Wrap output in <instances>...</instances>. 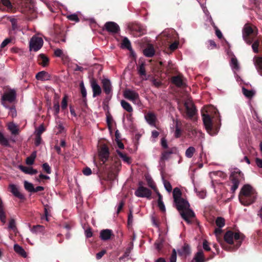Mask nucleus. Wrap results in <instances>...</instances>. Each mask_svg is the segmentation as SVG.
<instances>
[{
    "mask_svg": "<svg viewBox=\"0 0 262 262\" xmlns=\"http://www.w3.org/2000/svg\"><path fill=\"white\" fill-rule=\"evenodd\" d=\"M172 195L174 205L182 217L187 223L190 224L191 220L194 217L195 214L193 211L190 209V205L188 201L182 198V192L178 187L173 189Z\"/></svg>",
    "mask_w": 262,
    "mask_h": 262,
    "instance_id": "obj_1",
    "label": "nucleus"
},
{
    "mask_svg": "<svg viewBox=\"0 0 262 262\" xmlns=\"http://www.w3.org/2000/svg\"><path fill=\"white\" fill-rule=\"evenodd\" d=\"M257 193L250 185H245L242 188L238 198L241 204L248 206L253 203L256 200Z\"/></svg>",
    "mask_w": 262,
    "mask_h": 262,
    "instance_id": "obj_2",
    "label": "nucleus"
},
{
    "mask_svg": "<svg viewBox=\"0 0 262 262\" xmlns=\"http://www.w3.org/2000/svg\"><path fill=\"white\" fill-rule=\"evenodd\" d=\"M225 241L229 244L236 243V248H238L243 240V235L239 233H234L229 231L224 235Z\"/></svg>",
    "mask_w": 262,
    "mask_h": 262,
    "instance_id": "obj_3",
    "label": "nucleus"
},
{
    "mask_svg": "<svg viewBox=\"0 0 262 262\" xmlns=\"http://www.w3.org/2000/svg\"><path fill=\"white\" fill-rule=\"evenodd\" d=\"M230 179L232 183L231 190L234 192L237 189L239 182L244 180V174L239 170L235 169L232 172Z\"/></svg>",
    "mask_w": 262,
    "mask_h": 262,
    "instance_id": "obj_4",
    "label": "nucleus"
},
{
    "mask_svg": "<svg viewBox=\"0 0 262 262\" xmlns=\"http://www.w3.org/2000/svg\"><path fill=\"white\" fill-rule=\"evenodd\" d=\"M43 43V39L38 35L33 36L29 42V47L30 51L36 52L42 47Z\"/></svg>",
    "mask_w": 262,
    "mask_h": 262,
    "instance_id": "obj_5",
    "label": "nucleus"
},
{
    "mask_svg": "<svg viewBox=\"0 0 262 262\" xmlns=\"http://www.w3.org/2000/svg\"><path fill=\"white\" fill-rule=\"evenodd\" d=\"M125 98L131 101L134 104H138L140 103L139 95L137 92L129 89L126 90L123 92Z\"/></svg>",
    "mask_w": 262,
    "mask_h": 262,
    "instance_id": "obj_6",
    "label": "nucleus"
},
{
    "mask_svg": "<svg viewBox=\"0 0 262 262\" xmlns=\"http://www.w3.org/2000/svg\"><path fill=\"white\" fill-rule=\"evenodd\" d=\"M203 120L204 126L207 132L211 135H213L212 133V120L208 114H203L202 115Z\"/></svg>",
    "mask_w": 262,
    "mask_h": 262,
    "instance_id": "obj_7",
    "label": "nucleus"
},
{
    "mask_svg": "<svg viewBox=\"0 0 262 262\" xmlns=\"http://www.w3.org/2000/svg\"><path fill=\"white\" fill-rule=\"evenodd\" d=\"M186 113L190 118L194 116L196 113L195 108L190 99H188L185 102Z\"/></svg>",
    "mask_w": 262,
    "mask_h": 262,
    "instance_id": "obj_8",
    "label": "nucleus"
},
{
    "mask_svg": "<svg viewBox=\"0 0 262 262\" xmlns=\"http://www.w3.org/2000/svg\"><path fill=\"white\" fill-rule=\"evenodd\" d=\"M135 194L138 197L150 198L151 193L149 189L140 186L135 191Z\"/></svg>",
    "mask_w": 262,
    "mask_h": 262,
    "instance_id": "obj_9",
    "label": "nucleus"
},
{
    "mask_svg": "<svg viewBox=\"0 0 262 262\" xmlns=\"http://www.w3.org/2000/svg\"><path fill=\"white\" fill-rule=\"evenodd\" d=\"M15 92L13 90H11L8 92L5 93L2 96L3 105L5 107L8 108V106L6 105L5 101H7L10 102H12L15 100Z\"/></svg>",
    "mask_w": 262,
    "mask_h": 262,
    "instance_id": "obj_10",
    "label": "nucleus"
},
{
    "mask_svg": "<svg viewBox=\"0 0 262 262\" xmlns=\"http://www.w3.org/2000/svg\"><path fill=\"white\" fill-rule=\"evenodd\" d=\"M110 155L108 147L105 145H102L99 151V157L101 161L104 163L108 159Z\"/></svg>",
    "mask_w": 262,
    "mask_h": 262,
    "instance_id": "obj_11",
    "label": "nucleus"
},
{
    "mask_svg": "<svg viewBox=\"0 0 262 262\" xmlns=\"http://www.w3.org/2000/svg\"><path fill=\"white\" fill-rule=\"evenodd\" d=\"M253 30L251 27L249 25H245L243 32V36L244 40L248 43L251 44L252 40H251L249 36L253 33Z\"/></svg>",
    "mask_w": 262,
    "mask_h": 262,
    "instance_id": "obj_12",
    "label": "nucleus"
},
{
    "mask_svg": "<svg viewBox=\"0 0 262 262\" xmlns=\"http://www.w3.org/2000/svg\"><path fill=\"white\" fill-rule=\"evenodd\" d=\"M91 86L93 91V96L95 97L101 94L102 90L100 85L98 84L95 79H92L91 80Z\"/></svg>",
    "mask_w": 262,
    "mask_h": 262,
    "instance_id": "obj_13",
    "label": "nucleus"
},
{
    "mask_svg": "<svg viewBox=\"0 0 262 262\" xmlns=\"http://www.w3.org/2000/svg\"><path fill=\"white\" fill-rule=\"evenodd\" d=\"M105 28L106 30L111 33H116L119 30V26L115 23L110 21L107 22L105 24Z\"/></svg>",
    "mask_w": 262,
    "mask_h": 262,
    "instance_id": "obj_14",
    "label": "nucleus"
},
{
    "mask_svg": "<svg viewBox=\"0 0 262 262\" xmlns=\"http://www.w3.org/2000/svg\"><path fill=\"white\" fill-rule=\"evenodd\" d=\"M113 235V231L110 229H103L100 232V237L102 241L109 240Z\"/></svg>",
    "mask_w": 262,
    "mask_h": 262,
    "instance_id": "obj_15",
    "label": "nucleus"
},
{
    "mask_svg": "<svg viewBox=\"0 0 262 262\" xmlns=\"http://www.w3.org/2000/svg\"><path fill=\"white\" fill-rule=\"evenodd\" d=\"M104 91L107 95L112 93V84L110 80L108 79H104L102 81Z\"/></svg>",
    "mask_w": 262,
    "mask_h": 262,
    "instance_id": "obj_16",
    "label": "nucleus"
},
{
    "mask_svg": "<svg viewBox=\"0 0 262 262\" xmlns=\"http://www.w3.org/2000/svg\"><path fill=\"white\" fill-rule=\"evenodd\" d=\"M10 191L13 194L19 199L24 198V195L19 191L17 186L13 184H10L9 186Z\"/></svg>",
    "mask_w": 262,
    "mask_h": 262,
    "instance_id": "obj_17",
    "label": "nucleus"
},
{
    "mask_svg": "<svg viewBox=\"0 0 262 262\" xmlns=\"http://www.w3.org/2000/svg\"><path fill=\"white\" fill-rule=\"evenodd\" d=\"M176 149H177L176 147H173L169 150L163 151L161 154L160 160L162 161H164L169 159L171 155L173 152L174 150H176Z\"/></svg>",
    "mask_w": 262,
    "mask_h": 262,
    "instance_id": "obj_18",
    "label": "nucleus"
},
{
    "mask_svg": "<svg viewBox=\"0 0 262 262\" xmlns=\"http://www.w3.org/2000/svg\"><path fill=\"white\" fill-rule=\"evenodd\" d=\"M14 250L16 253L24 258L27 257V254L24 248L18 244L14 245Z\"/></svg>",
    "mask_w": 262,
    "mask_h": 262,
    "instance_id": "obj_19",
    "label": "nucleus"
},
{
    "mask_svg": "<svg viewBox=\"0 0 262 262\" xmlns=\"http://www.w3.org/2000/svg\"><path fill=\"white\" fill-rule=\"evenodd\" d=\"M253 60L256 69L260 75H262V57H255Z\"/></svg>",
    "mask_w": 262,
    "mask_h": 262,
    "instance_id": "obj_20",
    "label": "nucleus"
},
{
    "mask_svg": "<svg viewBox=\"0 0 262 262\" xmlns=\"http://www.w3.org/2000/svg\"><path fill=\"white\" fill-rule=\"evenodd\" d=\"M172 81L173 83L178 87L183 86L185 85L182 77L180 75L173 77Z\"/></svg>",
    "mask_w": 262,
    "mask_h": 262,
    "instance_id": "obj_21",
    "label": "nucleus"
},
{
    "mask_svg": "<svg viewBox=\"0 0 262 262\" xmlns=\"http://www.w3.org/2000/svg\"><path fill=\"white\" fill-rule=\"evenodd\" d=\"M8 128L12 135H17L19 133L18 126L13 122L8 124Z\"/></svg>",
    "mask_w": 262,
    "mask_h": 262,
    "instance_id": "obj_22",
    "label": "nucleus"
},
{
    "mask_svg": "<svg viewBox=\"0 0 262 262\" xmlns=\"http://www.w3.org/2000/svg\"><path fill=\"white\" fill-rule=\"evenodd\" d=\"M145 118L149 124L151 125H155L156 117L154 114L148 113L145 115Z\"/></svg>",
    "mask_w": 262,
    "mask_h": 262,
    "instance_id": "obj_23",
    "label": "nucleus"
},
{
    "mask_svg": "<svg viewBox=\"0 0 262 262\" xmlns=\"http://www.w3.org/2000/svg\"><path fill=\"white\" fill-rule=\"evenodd\" d=\"M19 168L24 172L29 174H34L37 173V170L33 169L32 167H28L21 165L19 166Z\"/></svg>",
    "mask_w": 262,
    "mask_h": 262,
    "instance_id": "obj_24",
    "label": "nucleus"
},
{
    "mask_svg": "<svg viewBox=\"0 0 262 262\" xmlns=\"http://www.w3.org/2000/svg\"><path fill=\"white\" fill-rule=\"evenodd\" d=\"M193 260L195 262H204L205 261L204 253L202 250H199L195 254Z\"/></svg>",
    "mask_w": 262,
    "mask_h": 262,
    "instance_id": "obj_25",
    "label": "nucleus"
},
{
    "mask_svg": "<svg viewBox=\"0 0 262 262\" xmlns=\"http://www.w3.org/2000/svg\"><path fill=\"white\" fill-rule=\"evenodd\" d=\"M49 78L48 73L45 71L39 72L36 75V78L38 80H47Z\"/></svg>",
    "mask_w": 262,
    "mask_h": 262,
    "instance_id": "obj_26",
    "label": "nucleus"
},
{
    "mask_svg": "<svg viewBox=\"0 0 262 262\" xmlns=\"http://www.w3.org/2000/svg\"><path fill=\"white\" fill-rule=\"evenodd\" d=\"M0 144L4 146H9V140L2 130H0Z\"/></svg>",
    "mask_w": 262,
    "mask_h": 262,
    "instance_id": "obj_27",
    "label": "nucleus"
},
{
    "mask_svg": "<svg viewBox=\"0 0 262 262\" xmlns=\"http://www.w3.org/2000/svg\"><path fill=\"white\" fill-rule=\"evenodd\" d=\"M190 252V247L188 245H184L181 249L178 250V253L181 256H186Z\"/></svg>",
    "mask_w": 262,
    "mask_h": 262,
    "instance_id": "obj_28",
    "label": "nucleus"
},
{
    "mask_svg": "<svg viewBox=\"0 0 262 262\" xmlns=\"http://www.w3.org/2000/svg\"><path fill=\"white\" fill-rule=\"evenodd\" d=\"M121 106L124 110L129 113H132L133 111V109L131 105L125 100H121L120 102Z\"/></svg>",
    "mask_w": 262,
    "mask_h": 262,
    "instance_id": "obj_29",
    "label": "nucleus"
},
{
    "mask_svg": "<svg viewBox=\"0 0 262 262\" xmlns=\"http://www.w3.org/2000/svg\"><path fill=\"white\" fill-rule=\"evenodd\" d=\"M38 60L39 63L43 67L47 66L49 62V59L45 55L41 54L39 56Z\"/></svg>",
    "mask_w": 262,
    "mask_h": 262,
    "instance_id": "obj_30",
    "label": "nucleus"
},
{
    "mask_svg": "<svg viewBox=\"0 0 262 262\" xmlns=\"http://www.w3.org/2000/svg\"><path fill=\"white\" fill-rule=\"evenodd\" d=\"M64 130V127L62 123L60 121L57 122L56 125L55 126V127L54 128L55 132L57 134H60V133H62V132H63Z\"/></svg>",
    "mask_w": 262,
    "mask_h": 262,
    "instance_id": "obj_31",
    "label": "nucleus"
},
{
    "mask_svg": "<svg viewBox=\"0 0 262 262\" xmlns=\"http://www.w3.org/2000/svg\"><path fill=\"white\" fill-rule=\"evenodd\" d=\"M36 157V151L32 153L30 156L28 157L26 160V163L27 165H31L33 164L34 160Z\"/></svg>",
    "mask_w": 262,
    "mask_h": 262,
    "instance_id": "obj_32",
    "label": "nucleus"
},
{
    "mask_svg": "<svg viewBox=\"0 0 262 262\" xmlns=\"http://www.w3.org/2000/svg\"><path fill=\"white\" fill-rule=\"evenodd\" d=\"M117 152L123 161L127 163V164L131 163L130 158L129 157H128V156H127L126 155L123 154L122 152H121L119 150H117Z\"/></svg>",
    "mask_w": 262,
    "mask_h": 262,
    "instance_id": "obj_33",
    "label": "nucleus"
},
{
    "mask_svg": "<svg viewBox=\"0 0 262 262\" xmlns=\"http://www.w3.org/2000/svg\"><path fill=\"white\" fill-rule=\"evenodd\" d=\"M121 48H126L129 50L132 49L130 42L127 37H124L123 38L121 43Z\"/></svg>",
    "mask_w": 262,
    "mask_h": 262,
    "instance_id": "obj_34",
    "label": "nucleus"
},
{
    "mask_svg": "<svg viewBox=\"0 0 262 262\" xmlns=\"http://www.w3.org/2000/svg\"><path fill=\"white\" fill-rule=\"evenodd\" d=\"M143 53L145 56L150 57L154 55L155 51L152 47H150L145 49L143 51Z\"/></svg>",
    "mask_w": 262,
    "mask_h": 262,
    "instance_id": "obj_35",
    "label": "nucleus"
},
{
    "mask_svg": "<svg viewBox=\"0 0 262 262\" xmlns=\"http://www.w3.org/2000/svg\"><path fill=\"white\" fill-rule=\"evenodd\" d=\"M45 230V227L41 225H36L34 226L33 228L31 229V231L32 233H36L38 232H43Z\"/></svg>",
    "mask_w": 262,
    "mask_h": 262,
    "instance_id": "obj_36",
    "label": "nucleus"
},
{
    "mask_svg": "<svg viewBox=\"0 0 262 262\" xmlns=\"http://www.w3.org/2000/svg\"><path fill=\"white\" fill-rule=\"evenodd\" d=\"M195 151V149L193 147L190 146L186 149L185 151V156L188 158H191L192 157Z\"/></svg>",
    "mask_w": 262,
    "mask_h": 262,
    "instance_id": "obj_37",
    "label": "nucleus"
},
{
    "mask_svg": "<svg viewBox=\"0 0 262 262\" xmlns=\"http://www.w3.org/2000/svg\"><path fill=\"white\" fill-rule=\"evenodd\" d=\"M242 92H243V93L244 94V95L246 97H248V98L252 97L255 94V92L254 91L248 90L244 88H243L242 89Z\"/></svg>",
    "mask_w": 262,
    "mask_h": 262,
    "instance_id": "obj_38",
    "label": "nucleus"
},
{
    "mask_svg": "<svg viewBox=\"0 0 262 262\" xmlns=\"http://www.w3.org/2000/svg\"><path fill=\"white\" fill-rule=\"evenodd\" d=\"M24 187L26 190L29 192H33L34 191V186L31 183L27 181H24Z\"/></svg>",
    "mask_w": 262,
    "mask_h": 262,
    "instance_id": "obj_39",
    "label": "nucleus"
},
{
    "mask_svg": "<svg viewBox=\"0 0 262 262\" xmlns=\"http://www.w3.org/2000/svg\"><path fill=\"white\" fill-rule=\"evenodd\" d=\"M231 67H232V69H234L236 70L239 69L238 63L236 58L234 57L231 58Z\"/></svg>",
    "mask_w": 262,
    "mask_h": 262,
    "instance_id": "obj_40",
    "label": "nucleus"
},
{
    "mask_svg": "<svg viewBox=\"0 0 262 262\" xmlns=\"http://www.w3.org/2000/svg\"><path fill=\"white\" fill-rule=\"evenodd\" d=\"M2 4L5 6L8 10H11L12 5L10 0H1Z\"/></svg>",
    "mask_w": 262,
    "mask_h": 262,
    "instance_id": "obj_41",
    "label": "nucleus"
},
{
    "mask_svg": "<svg viewBox=\"0 0 262 262\" xmlns=\"http://www.w3.org/2000/svg\"><path fill=\"white\" fill-rule=\"evenodd\" d=\"M216 224L219 228H222L225 225V220L221 217H218L216 220Z\"/></svg>",
    "mask_w": 262,
    "mask_h": 262,
    "instance_id": "obj_42",
    "label": "nucleus"
},
{
    "mask_svg": "<svg viewBox=\"0 0 262 262\" xmlns=\"http://www.w3.org/2000/svg\"><path fill=\"white\" fill-rule=\"evenodd\" d=\"M164 186L166 190L168 192H170L172 190V186L170 183L166 180H164L163 182Z\"/></svg>",
    "mask_w": 262,
    "mask_h": 262,
    "instance_id": "obj_43",
    "label": "nucleus"
},
{
    "mask_svg": "<svg viewBox=\"0 0 262 262\" xmlns=\"http://www.w3.org/2000/svg\"><path fill=\"white\" fill-rule=\"evenodd\" d=\"M42 168H43V170L46 172H47L48 174L51 173V167L48 163H45L43 164Z\"/></svg>",
    "mask_w": 262,
    "mask_h": 262,
    "instance_id": "obj_44",
    "label": "nucleus"
},
{
    "mask_svg": "<svg viewBox=\"0 0 262 262\" xmlns=\"http://www.w3.org/2000/svg\"><path fill=\"white\" fill-rule=\"evenodd\" d=\"M258 46H259V41L258 40L255 41L252 45V48L253 50V51L255 53H258Z\"/></svg>",
    "mask_w": 262,
    "mask_h": 262,
    "instance_id": "obj_45",
    "label": "nucleus"
},
{
    "mask_svg": "<svg viewBox=\"0 0 262 262\" xmlns=\"http://www.w3.org/2000/svg\"><path fill=\"white\" fill-rule=\"evenodd\" d=\"M197 195L200 199H204L206 196V192L205 190H201L196 191Z\"/></svg>",
    "mask_w": 262,
    "mask_h": 262,
    "instance_id": "obj_46",
    "label": "nucleus"
},
{
    "mask_svg": "<svg viewBox=\"0 0 262 262\" xmlns=\"http://www.w3.org/2000/svg\"><path fill=\"white\" fill-rule=\"evenodd\" d=\"M138 72L140 74V75H146L144 63H142L140 66L139 70H138Z\"/></svg>",
    "mask_w": 262,
    "mask_h": 262,
    "instance_id": "obj_47",
    "label": "nucleus"
},
{
    "mask_svg": "<svg viewBox=\"0 0 262 262\" xmlns=\"http://www.w3.org/2000/svg\"><path fill=\"white\" fill-rule=\"evenodd\" d=\"M177 260V252L175 249L172 250V253L171 254L170 262H176Z\"/></svg>",
    "mask_w": 262,
    "mask_h": 262,
    "instance_id": "obj_48",
    "label": "nucleus"
},
{
    "mask_svg": "<svg viewBox=\"0 0 262 262\" xmlns=\"http://www.w3.org/2000/svg\"><path fill=\"white\" fill-rule=\"evenodd\" d=\"M203 247L205 250L207 251H209L211 250L208 242L205 239L203 241Z\"/></svg>",
    "mask_w": 262,
    "mask_h": 262,
    "instance_id": "obj_49",
    "label": "nucleus"
},
{
    "mask_svg": "<svg viewBox=\"0 0 262 262\" xmlns=\"http://www.w3.org/2000/svg\"><path fill=\"white\" fill-rule=\"evenodd\" d=\"M67 106H68L67 97V96H64L62 100L61 108L63 110L66 109L67 107Z\"/></svg>",
    "mask_w": 262,
    "mask_h": 262,
    "instance_id": "obj_50",
    "label": "nucleus"
},
{
    "mask_svg": "<svg viewBox=\"0 0 262 262\" xmlns=\"http://www.w3.org/2000/svg\"><path fill=\"white\" fill-rule=\"evenodd\" d=\"M0 220L3 223L6 222V215L3 209L0 210Z\"/></svg>",
    "mask_w": 262,
    "mask_h": 262,
    "instance_id": "obj_51",
    "label": "nucleus"
},
{
    "mask_svg": "<svg viewBox=\"0 0 262 262\" xmlns=\"http://www.w3.org/2000/svg\"><path fill=\"white\" fill-rule=\"evenodd\" d=\"M8 228L9 229H12V230H15V229L16 226H15V222L14 220L11 219L9 221Z\"/></svg>",
    "mask_w": 262,
    "mask_h": 262,
    "instance_id": "obj_52",
    "label": "nucleus"
},
{
    "mask_svg": "<svg viewBox=\"0 0 262 262\" xmlns=\"http://www.w3.org/2000/svg\"><path fill=\"white\" fill-rule=\"evenodd\" d=\"M53 108H54V114L55 115H57L59 112V108H60L59 103H54V106H53Z\"/></svg>",
    "mask_w": 262,
    "mask_h": 262,
    "instance_id": "obj_53",
    "label": "nucleus"
},
{
    "mask_svg": "<svg viewBox=\"0 0 262 262\" xmlns=\"http://www.w3.org/2000/svg\"><path fill=\"white\" fill-rule=\"evenodd\" d=\"M9 115L12 117H16L17 115L16 109L14 107L10 108Z\"/></svg>",
    "mask_w": 262,
    "mask_h": 262,
    "instance_id": "obj_54",
    "label": "nucleus"
},
{
    "mask_svg": "<svg viewBox=\"0 0 262 262\" xmlns=\"http://www.w3.org/2000/svg\"><path fill=\"white\" fill-rule=\"evenodd\" d=\"M181 135V130L179 128L178 125L176 126V130L174 132V137L177 138H179Z\"/></svg>",
    "mask_w": 262,
    "mask_h": 262,
    "instance_id": "obj_55",
    "label": "nucleus"
},
{
    "mask_svg": "<svg viewBox=\"0 0 262 262\" xmlns=\"http://www.w3.org/2000/svg\"><path fill=\"white\" fill-rule=\"evenodd\" d=\"M54 54L57 57H61L63 55V52L60 49H56L54 50Z\"/></svg>",
    "mask_w": 262,
    "mask_h": 262,
    "instance_id": "obj_56",
    "label": "nucleus"
},
{
    "mask_svg": "<svg viewBox=\"0 0 262 262\" xmlns=\"http://www.w3.org/2000/svg\"><path fill=\"white\" fill-rule=\"evenodd\" d=\"M81 86V92L83 97H85L86 96V91L84 86L83 83H81L80 84Z\"/></svg>",
    "mask_w": 262,
    "mask_h": 262,
    "instance_id": "obj_57",
    "label": "nucleus"
},
{
    "mask_svg": "<svg viewBox=\"0 0 262 262\" xmlns=\"http://www.w3.org/2000/svg\"><path fill=\"white\" fill-rule=\"evenodd\" d=\"M68 18L71 20L75 21L76 22H78L79 21V18L76 14L70 15L68 16Z\"/></svg>",
    "mask_w": 262,
    "mask_h": 262,
    "instance_id": "obj_58",
    "label": "nucleus"
},
{
    "mask_svg": "<svg viewBox=\"0 0 262 262\" xmlns=\"http://www.w3.org/2000/svg\"><path fill=\"white\" fill-rule=\"evenodd\" d=\"M11 41V39L10 38H6L1 43V47L2 48H4L5 46H6L9 43H10Z\"/></svg>",
    "mask_w": 262,
    "mask_h": 262,
    "instance_id": "obj_59",
    "label": "nucleus"
},
{
    "mask_svg": "<svg viewBox=\"0 0 262 262\" xmlns=\"http://www.w3.org/2000/svg\"><path fill=\"white\" fill-rule=\"evenodd\" d=\"M178 45H179V42L176 41L170 45L169 49L173 51V50H176V49H177V48L178 47Z\"/></svg>",
    "mask_w": 262,
    "mask_h": 262,
    "instance_id": "obj_60",
    "label": "nucleus"
},
{
    "mask_svg": "<svg viewBox=\"0 0 262 262\" xmlns=\"http://www.w3.org/2000/svg\"><path fill=\"white\" fill-rule=\"evenodd\" d=\"M129 254H130V250H126L125 251V252L124 253V255L119 258V260L121 261L125 258L128 257L129 256Z\"/></svg>",
    "mask_w": 262,
    "mask_h": 262,
    "instance_id": "obj_61",
    "label": "nucleus"
},
{
    "mask_svg": "<svg viewBox=\"0 0 262 262\" xmlns=\"http://www.w3.org/2000/svg\"><path fill=\"white\" fill-rule=\"evenodd\" d=\"M45 130V128L42 125H40L38 129H37V135H40L43 133Z\"/></svg>",
    "mask_w": 262,
    "mask_h": 262,
    "instance_id": "obj_62",
    "label": "nucleus"
},
{
    "mask_svg": "<svg viewBox=\"0 0 262 262\" xmlns=\"http://www.w3.org/2000/svg\"><path fill=\"white\" fill-rule=\"evenodd\" d=\"M83 172L84 175L89 176L92 173V171L90 168L86 167L83 169Z\"/></svg>",
    "mask_w": 262,
    "mask_h": 262,
    "instance_id": "obj_63",
    "label": "nucleus"
},
{
    "mask_svg": "<svg viewBox=\"0 0 262 262\" xmlns=\"http://www.w3.org/2000/svg\"><path fill=\"white\" fill-rule=\"evenodd\" d=\"M255 162L258 167L262 168V159L256 158L255 159Z\"/></svg>",
    "mask_w": 262,
    "mask_h": 262,
    "instance_id": "obj_64",
    "label": "nucleus"
}]
</instances>
